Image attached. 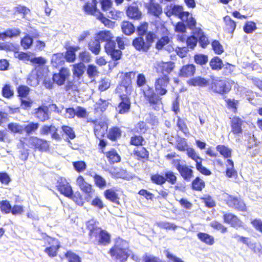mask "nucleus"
Segmentation results:
<instances>
[{
    "label": "nucleus",
    "instance_id": "f257e3e1",
    "mask_svg": "<svg viewBox=\"0 0 262 262\" xmlns=\"http://www.w3.org/2000/svg\"><path fill=\"white\" fill-rule=\"evenodd\" d=\"M170 78L167 75H162L155 79L154 89L147 85L141 89V94L144 98L145 104L154 111H159L163 105L162 96L168 93V86Z\"/></svg>",
    "mask_w": 262,
    "mask_h": 262
},
{
    "label": "nucleus",
    "instance_id": "f03ea898",
    "mask_svg": "<svg viewBox=\"0 0 262 262\" xmlns=\"http://www.w3.org/2000/svg\"><path fill=\"white\" fill-rule=\"evenodd\" d=\"M98 222L93 219L86 222L89 240L97 246H106L111 243V235L105 230L98 226Z\"/></svg>",
    "mask_w": 262,
    "mask_h": 262
},
{
    "label": "nucleus",
    "instance_id": "7ed1b4c3",
    "mask_svg": "<svg viewBox=\"0 0 262 262\" xmlns=\"http://www.w3.org/2000/svg\"><path fill=\"white\" fill-rule=\"evenodd\" d=\"M98 36L99 39L102 41H105L104 48L106 53L111 56L113 61H117L122 57V52L120 50H117L116 42L114 40L110 31H100Z\"/></svg>",
    "mask_w": 262,
    "mask_h": 262
},
{
    "label": "nucleus",
    "instance_id": "20e7f679",
    "mask_svg": "<svg viewBox=\"0 0 262 262\" xmlns=\"http://www.w3.org/2000/svg\"><path fill=\"white\" fill-rule=\"evenodd\" d=\"M127 245L126 241L118 238L108 253L113 258L120 262H125L129 257L130 252L128 247L125 246Z\"/></svg>",
    "mask_w": 262,
    "mask_h": 262
},
{
    "label": "nucleus",
    "instance_id": "39448f33",
    "mask_svg": "<svg viewBox=\"0 0 262 262\" xmlns=\"http://www.w3.org/2000/svg\"><path fill=\"white\" fill-rule=\"evenodd\" d=\"M93 124V132L95 136L99 141L98 148L100 152H103L107 145V141L104 139L108 128V124L105 121H99L97 119L89 121Z\"/></svg>",
    "mask_w": 262,
    "mask_h": 262
},
{
    "label": "nucleus",
    "instance_id": "423d86ee",
    "mask_svg": "<svg viewBox=\"0 0 262 262\" xmlns=\"http://www.w3.org/2000/svg\"><path fill=\"white\" fill-rule=\"evenodd\" d=\"M157 38V35L152 31H148L146 34L145 39L142 36H138L132 40V46L139 52H147L152 46V44Z\"/></svg>",
    "mask_w": 262,
    "mask_h": 262
},
{
    "label": "nucleus",
    "instance_id": "0eeeda50",
    "mask_svg": "<svg viewBox=\"0 0 262 262\" xmlns=\"http://www.w3.org/2000/svg\"><path fill=\"white\" fill-rule=\"evenodd\" d=\"M234 82L222 78H213L209 85L208 90L215 94L224 95L229 93Z\"/></svg>",
    "mask_w": 262,
    "mask_h": 262
},
{
    "label": "nucleus",
    "instance_id": "6e6552de",
    "mask_svg": "<svg viewBox=\"0 0 262 262\" xmlns=\"http://www.w3.org/2000/svg\"><path fill=\"white\" fill-rule=\"evenodd\" d=\"M120 74H121L120 81L116 87L115 91L123 92L128 94H132L134 90L132 79L136 75V72H121Z\"/></svg>",
    "mask_w": 262,
    "mask_h": 262
},
{
    "label": "nucleus",
    "instance_id": "1a4fd4ad",
    "mask_svg": "<svg viewBox=\"0 0 262 262\" xmlns=\"http://www.w3.org/2000/svg\"><path fill=\"white\" fill-rule=\"evenodd\" d=\"M31 89L26 85H19L16 88L17 96L20 100V105L24 110L31 107L33 101L28 97Z\"/></svg>",
    "mask_w": 262,
    "mask_h": 262
},
{
    "label": "nucleus",
    "instance_id": "9d476101",
    "mask_svg": "<svg viewBox=\"0 0 262 262\" xmlns=\"http://www.w3.org/2000/svg\"><path fill=\"white\" fill-rule=\"evenodd\" d=\"M226 204L230 208L239 212H247L248 208L244 199L241 196L227 194L225 200Z\"/></svg>",
    "mask_w": 262,
    "mask_h": 262
},
{
    "label": "nucleus",
    "instance_id": "9b49d317",
    "mask_svg": "<svg viewBox=\"0 0 262 262\" xmlns=\"http://www.w3.org/2000/svg\"><path fill=\"white\" fill-rule=\"evenodd\" d=\"M0 50H3L6 52H13L14 54L18 53L17 58L21 60L30 61V56L29 53L24 52L19 53V46L12 42L7 41L0 42Z\"/></svg>",
    "mask_w": 262,
    "mask_h": 262
},
{
    "label": "nucleus",
    "instance_id": "f8f14e48",
    "mask_svg": "<svg viewBox=\"0 0 262 262\" xmlns=\"http://www.w3.org/2000/svg\"><path fill=\"white\" fill-rule=\"evenodd\" d=\"M115 93L118 94L120 100L116 111L119 114H125L128 113L131 108V101L130 96L131 94H128L123 92L115 91Z\"/></svg>",
    "mask_w": 262,
    "mask_h": 262
},
{
    "label": "nucleus",
    "instance_id": "ddd939ff",
    "mask_svg": "<svg viewBox=\"0 0 262 262\" xmlns=\"http://www.w3.org/2000/svg\"><path fill=\"white\" fill-rule=\"evenodd\" d=\"M29 143L30 147L35 151L46 152L49 151L50 148L49 141L37 136H30L29 138Z\"/></svg>",
    "mask_w": 262,
    "mask_h": 262
},
{
    "label": "nucleus",
    "instance_id": "4468645a",
    "mask_svg": "<svg viewBox=\"0 0 262 262\" xmlns=\"http://www.w3.org/2000/svg\"><path fill=\"white\" fill-rule=\"evenodd\" d=\"M222 219L224 223L230 225L231 227L238 229L244 227L242 221L234 213L223 212Z\"/></svg>",
    "mask_w": 262,
    "mask_h": 262
},
{
    "label": "nucleus",
    "instance_id": "2eb2a0df",
    "mask_svg": "<svg viewBox=\"0 0 262 262\" xmlns=\"http://www.w3.org/2000/svg\"><path fill=\"white\" fill-rule=\"evenodd\" d=\"M56 187L60 194L68 198L72 194L73 188L64 177H60L57 181Z\"/></svg>",
    "mask_w": 262,
    "mask_h": 262
},
{
    "label": "nucleus",
    "instance_id": "dca6fc26",
    "mask_svg": "<svg viewBox=\"0 0 262 262\" xmlns=\"http://www.w3.org/2000/svg\"><path fill=\"white\" fill-rule=\"evenodd\" d=\"M175 68V63L173 61H161L157 63L155 66L156 72L158 74H162L168 76Z\"/></svg>",
    "mask_w": 262,
    "mask_h": 262
},
{
    "label": "nucleus",
    "instance_id": "f3484780",
    "mask_svg": "<svg viewBox=\"0 0 262 262\" xmlns=\"http://www.w3.org/2000/svg\"><path fill=\"white\" fill-rule=\"evenodd\" d=\"M71 75L70 71L68 68L62 67L57 73H54L52 76L53 82L58 85L61 86L64 84Z\"/></svg>",
    "mask_w": 262,
    "mask_h": 262
},
{
    "label": "nucleus",
    "instance_id": "a211bd4d",
    "mask_svg": "<svg viewBox=\"0 0 262 262\" xmlns=\"http://www.w3.org/2000/svg\"><path fill=\"white\" fill-rule=\"evenodd\" d=\"M244 121L239 116H234L230 118V125L231 133L234 135L242 134L243 132V125Z\"/></svg>",
    "mask_w": 262,
    "mask_h": 262
},
{
    "label": "nucleus",
    "instance_id": "6ab92c4d",
    "mask_svg": "<svg viewBox=\"0 0 262 262\" xmlns=\"http://www.w3.org/2000/svg\"><path fill=\"white\" fill-rule=\"evenodd\" d=\"M76 185L79 187L80 190L88 196H91L94 193L95 190L93 188L92 184L86 182L82 176H78L76 179Z\"/></svg>",
    "mask_w": 262,
    "mask_h": 262
},
{
    "label": "nucleus",
    "instance_id": "aec40b11",
    "mask_svg": "<svg viewBox=\"0 0 262 262\" xmlns=\"http://www.w3.org/2000/svg\"><path fill=\"white\" fill-rule=\"evenodd\" d=\"M35 117L40 122H44L50 118L49 107L46 105L39 106L34 110Z\"/></svg>",
    "mask_w": 262,
    "mask_h": 262
},
{
    "label": "nucleus",
    "instance_id": "412c9836",
    "mask_svg": "<svg viewBox=\"0 0 262 262\" xmlns=\"http://www.w3.org/2000/svg\"><path fill=\"white\" fill-rule=\"evenodd\" d=\"M178 164L176 165V168L179 171L181 176L184 180L186 181H189L193 177V170L186 165H181L180 164V160H177Z\"/></svg>",
    "mask_w": 262,
    "mask_h": 262
},
{
    "label": "nucleus",
    "instance_id": "4be33fe9",
    "mask_svg": "<svg viewBox=\"0 0 262 262\" xmlns=\"http://www.w3.org/2000/svg\"><path fill=\"white\" fill-rule=\"evenodd\" d=\"M126 14L129 18L136 20H140L142 17V13L136 5L128 6L126 9Z\"/></svg>",
    "mask_w": 262,
    "mask_h": 262
},
{
    "label": "nucleus",
    "instance_id": "5701e85b",
    "mask_svg": "<svg viewBox=\"0 0 262 262\" xmlns=\"http://www.w3.org/2000/svg\"><path fill=\"white\" fill-rule=\"evenodd\" d=\"M195 67L193 64H187L183 66L179 72V76L182 78H188L194 75L195 72Z\"/></svg>",
    "mask_w": 262,
    "mask_h": 262
},
{
    "label": "nucleus",
    "instance_id": "b1692460",
    "mask_svg": "<svg viewBox=\"0 0 262 262\" xmlns=\"http://www.w3.org/2000/svg\"><path fill=\"white\" fill-rule=\"evenodd\" d=\"M21 34V31L19 28H8L4 32L0 33V40H4L7 38H12L18 37Z\"/></svg>",
    "mask_w": 262,
    "mask_h": 262
},
{
    "label": "nucleus",
    "instance_id": "393cba45",
    "mask_svg": "<svg viewBox=\"0 0 262 262\" xmlns=\"http://www.w3.org/2000/svg\"><path fill=\"white\" fill-rule=\"evenodd\" d=\"M133 152L139 161L144 162L149 160V152L145 147L142 146L140 148H134Z\"/></svg>",
    "mask_w": 262,
    "mask_h": 262
},
{
    "label": "nucleus",
    "instance_id": "a878e982",
    "mask_svg": "<svg viewBox=\"0 0 262 262\" xmlns=\"http://www.w3.org/2000/svg\"><path fill=\"white\" fill-rule=\"evenodd\" d=\"M102 154H104L108 162L111 164L118 163L121 161V158L115 148H111L107 151L103 150Z\"/></svg>",
    "mask_w": 262,
    "mask_h": 262
},
{
    "label": "nucleus",
    "instance_id": "bb28decb",
    "mask_svg": "<svg viewBox=\"0 0 262 262\" xmlns=\"http://www.w3.org/2000/svg\"><path fill=\"white\" fill-rule=\"evenodd\" d=\"M107 131L106 137L112 142H116L121 137L122 131L117 126L111 127Z\"/></svg>",
    "mask_w": 262,
    "mask_h": 262
},
{
    "label": "nucleus",
    "instance_id": "cd10ccee",
    "mask_svg": "<svg viewBox=\"0 0 262 262\" xmlns=\"http://www.w3.org/2000/svg\"><path fill=\"white\" fill-rule=\"evenodd\" d=\"M103 195L107 200L117 205L120 204V198L116 190L113 188L107 189L104 191Z\"/></svg>",
    "mask_w": 262,
    "mask_h": 262
},
{
    "label": "nucleus",
    "instance_id": "c85d7f7f",
    "mask_svg": "<svg viewBox=\"0 0 262 262\" xmlns=\"http://www.w3.org/2000/svg\"><path fill=\"white\" fill-rule=\"evenodd\" d=\"M224 23V30L230 34H233L236 27V23L229 15H226L223 17Z\"/></svg>",
    "mask_w": 262,
    "mask_h": 262
},
{
    "label": "nucleus",
    "instance_id": "c756f323",
    "mask_svg": "<svg viewBox=\"0 0 262 262\" xmlns=\"http://www.w3.org/2000/svg\"><path fill=\"white\" fill-rule=\"evenodd\" d=\"M195 34L198 37V41H199V45L202 48L205 49L210 44V41L208 37L201 28L196 29Z\"/></svg>",
    "mask_w": 262,
    "mask_h": 262
},
{
    "label": "nucleus",
    "instance_id": "7c9ffc66",
    "mask_svg": "<svg viewBox=\"0 0 262 262\" xmlns=\"http://www.w3.org/2000/svg\"><path fill=\"white\" fill-rule=\"evenodd\" d=\"M153 1H150L147 7V12L150 14L159 17L162 13V8L159 4L155 3Z\"/></svg>",
    "mask_w": 262,
    "mask_h": 262
},
{
    "label": "nucleus",
    "instance_id": "2f4dec72",
    "mask_svg": "<svg viewBox=\"0 0 262 262\" xmlns=\"http://www.w3.org/2000/svg\"><path fill=\"white\" fill-rule=\"evenodd\" d=\"M187 84L190 86L205 87L209 84V82L206 78L198 76L189 79Z\"/></svg>",
    "mask_w": 262,
    "mask_h": 262
},
{
    "label": "nucleus",
    "instance_id": "473e14b6",
    "mask_svg": "<svg viewBox=\"0 0 262 262\" xmlns=\"http://www.w3.org/2000/svg\"><path fill=\"white\" fill-rule=\"evenodd\" d=\"M183 8L181 6L174 5L171 9V13L177 16H178L182 20H187L189 16V13L187 11H183Z\"/></svg>",
    "mask_w": 262,
    "mask_h": 262
},
{
    "label": "nucleus",
    "instance_id": "72a5a7b5",
    "mask_svg": "<svg viewBox=\"0 0 262 262\" xmlns=\"http://www.w3.org/2000/svg\"><path fill=\"white\" fill-rule=\"evenodd\" d=\"M80 49L79 46L70 47L65 52L64 59L68 62H74L76 60V52Z\"/></svg>",
    "mask_w": 262,
    "mask_h": 262
},
{
    "label": "nucleus",
    "instance_id": "f704fd0d",
    "mask_svg": "<svg viewBox=\"0 0 262 262\" xmlns=\"http://www.w3.org/2000/svg\"><path fill=\"white\" fill-rule=\"evenodd\" d=\"M97 0H92V2H86L83 6V9L85 13L91 15H94L97 11Z\"/></svg>",
    "mask_w": 262,
    "mask_h": 262
},
{
    "label": "nucleus",
    "instance_id": "c9c22d12",
    "mask_svg": "<svg viewBox=\"0 0 262 262\" xmlns=\"http://www.w3.org/2000/svg\"><path fill=\"white\" fill-rule=\"evenodd\" d=\"M122 32L126 35L133 34L135 31V27L133 24L128 20H123L121 24Z\"/></svg>",
    "mask_w": 262,
    "mask_h": 262
},
{
    "label": "nucleus",
    "instance_id": "e433bc0d",
    "mask_svg": "<svg viewBox=\"0 0 262 262\" xmlns=\"http://www.w3.org/2000/svg\"><path fill=\"white\" fill-rule=\"evenodd\" d=\"M51 64L55 68H58L64 63V57L63 53L54 54L51 58Z\"/></svg>",
    "mask_w": 262,
    "mask_h": 262
},
{
    "label": "nucleus",
    "instance_id": "4c0bfd02",
    "mask_svg": "<svg viewBox=\"0 0 262 262\" xmlns=\"http://www.w3.org/2000/svg\"><path fill=\"white\" fill-rule=\"evenodd\" d=\"M155 43V48L158 51L161 50L163 49L165 46L169 43L170 41V37L168 33H166L164 35L162 36L161 38L158 39Z\"/></svg>",
    "mask_w": 262,
    "mask_h": 262
},
{
    "label": "nucleus",
    "instance_id": "58836bf2",
    "mask_svg": "<svg viewBox=\"0 0 262 262\" xmlns=\"http://www.w3.org/2000/svg\"><path fill=\"white\" fill-rule=\"evenodd\" d=\"M197 237L200 241L207 245L212 246L215 243L214 237L205 232H199Z\"/></svg>",
    "mask_w": 262,
    "mask_h": 262
},
{
    "label": "nucleus",
    "instance_id": "ea45409f",
    "mask_svg": "<svg viewBox=\"0 0 262 262\" xmlns=\"http://www.w3.org/2000/svg\"><path fill=\"white\" fill-rule=\"evenodd\" d=\"M39 126V124L38 122H30L23 126V133H25L27 135L35 133L38 130Z\"/></svg>",
    "mask_w": 262,
    "mask_h": 262
},
{
    "label": "nucleus",
    "instance_id": "a19ab883",
    "mask_svg": "<svg viewBox=\"0 0 262 262\" xmlns=\"http://www.w3.org/2000/svg\"><path fill=\"white\" fill-rule=\"evenodd\" d=\"M145 143L144 137L141 135H134L129 140V144L136 147L143 146Z\"/></svg>",
    "mask_w": 262,
    "mask_h": 262
},
{
    "label": "nucleus",
    "instance_id": "79ce46f5",
    "mask_svg": "<svg viewBox=\"0 0 262 262\" xmlns=\"http://www.w3.org/2000/svg\"><path fill=\"white\" fill-rule=\"evenodd\" d=\"M205 187V182L199 177H196L191 183V188L192 190L201 191Z\"/></svg>",
    "mask_w": 262,
    "mask_h": 262
},
{
    "label": "nucleus",
    "instance_id": "37998d69",
    "mask_svg": "<svg viewBox=\"0 0 262 262\" xmlns=\"http://www.w3.org/2000/svg\"><path fill=\"white\" fill-rule=\"evenodd\" d=\"M109 102L106 100L100 98L94 104V112L96 113H103L107 108Z\"/></svg>",
    "mask_w": 262,
    "mask_h": 262
},
{
    "label": "nucleus",
    "instance_id": "c03bdc74",
    "mask_svg": "<svg viewBox=\"0 0 262 262\" xmlns=\"http://www.w3.org/2000/svg\"><path fill=\"white\" fill-rule=\"evenodd\" d=\"M209 65L212 70L219 71L224 67L222 60L218 56L213 57L209 62Z\"/></svg>",
    "mask_w": 262,
    "mask_h": 262
},
{
    "label": "nucleus",
    "instance_id": "a18cd8bd",
    "mask_svg": "<svg viewBox=\"0 0 262 262\" xmlns=\"http://www.w3.org/2000/svg\"><path fill=\"white\" fill-rule=\"evenodd\" d=\"M84 65L82 62H78L73 65V73L74 76L80 79L84 73Z\"/></svg>",
    "mask_w": 262,
    "mask_h": 262
},
{
    "label": "nucleus",
    "instance_id": "49530a36",
    "mask_svg": "<svg viewBox=\"0 0 262 262\" xmlns=\"http://www.w3.org/2000/svg\"><path fill=\"white\" fill-rule=\"evenodd\" d=\"M210 226L215 230L220 232L222 234H225L228 231V228L222 223L213 221L210 223Z\"/></svg>",
    "mask_w": 262,
    "mask_h": 262
},
{
    "label": "nucleus",
    "instance_id": "de8ad7c7",
    "mask_svg": "<svg viewBox=\"0 0 262 262\" xmlns=\"http://www.w3.org/2000/svg\"><path fill=\"white\" fill-rule=\"evenodd\" d=\"M176 173L171 170H167L164 172L165 183L167 182L171 185H174L177 182Z\"/></svg>",
    "mask_w": 262,
    "mask_h": 262
},
{
    "label": "nucleus",
    "instance_id": "09e8293b",
    "mask_svg": "<svg viewBox=\"0 0 262 262\" xmlns=\"http://www.w3.org/2000/svg\"><path fill=\"white\" fill-rule=\"evenodd\" d=\"M217 151L224 158H229L232 155V150L224 145H218L216 146Z\"/></svg>",
    "mask_w": 262,
    "mask_h": 262
},
{
    "label": "nucleus",
    "instance_id": "8fccbe9b",
    "mask_svg": "<svg viewBox=\"0 0 262 262\" xmlns=\"http://www.w3.org/2000/svg\"><path fill=\"white\" fill-rule=\"evenodd\" d=\"M74 201L76 205L82 206L84 203V200L83 195L79 191H76L74 193L73 190L72 191V194L70 197H68Z\"/></svg>",
    "mask_w": 262,
    "mask_h": 262
},
{
    "label": "nucleus",
    "instance_id": "3c124183",
    "mask_svg": "<svg viewBox=\"0 0 262 262\" xmlns=\"http://www.w3.org/2000/svg\"><path fill=\"white\" fill-rule=\"evenodd\" d=\"M148 127L146 123L143 121L138 122L135 125L133 129V131L135 133L139 134H145Z\"/></svg>",
    "mask_w": 262,
    "mask_h": 262
},
{
    "label": "nucleus",
    "instance_id": "603ef678",
    "mask_svg": "<svg viewBox=\"0 0 262 262\" xmlns=\"http://www.w3.org/2000/svg\"><path fill=\"white\" fill-rule=\"evenodd\" d=\"M42 238L45 246H50L51 247H53L56 244H57V246H61L60 241L56 238L46 234Z\"/></svg>",
    "mask_w": 262,
    "mask_h": 262
},
{
    "label": "nucleus",
    "instance_id": "864d4df0",
    "mask_svg": "<svg viewBox=\"0 0 262 262\" xmlns=\"http://www.w3.org/2000/svg\"><path fill=\"white\" fill-rule=\"evenodd\" d=\"M226 106L229 110H232L234 113H236L238 110V105L239 101L234 99H229L224 98Z\"/></svg>",
    "mask_w": 262,
    "mask_h": 262
},
{
    "label": "nucleus",
    "instance_id": "5fc2aeb1",
    "mask_svg": "<svg viewBox=\"0 0 262 262\" xmlns=\"http://www.w3.org/2000/svg\"><path fill=\"white\" fill-rule=\"evenodd\" d=\"M33 38L30 36L28 34L25 35L21 38L20 41V46L24 50L30 49L33 45Z\"/></svg>",
    "mask_w": 262,
    "mask_h": 262
},
{
    "label": "nucleus",
    "instance_id": "6e6d98bb",
    "mask_svg": "<svg viewBox=\"0 0 262 262\" xmlns=\"http://www.w3.org/2000/svg\"><path fill=\"white\" fill-rule=\"evenodd\" d=\"M8 128L13 134H23V126L19 123L14 122L9 123L8 124Z\"/></svg>",
    "mask_w": 262,
    "mask_h": 262
},
{
    "label": "nucleus",
    "instance_id": "4d7b16f0",
    "mask_svg": "<svg viewBox=\"0 0 262 262\" xmlns=\"http://www.w3.org/2000/svg\"><path fill=\"white\" fill-rule=\"evenodd\" d=\"M89 49L94 54L98 55L100 51V44L98 40L94 39L88 43Z\"/></svg>",
    "mask_w": 262,
    "mask_h": 262
},
{
    "label": "nucleus",
    "instance_id": "13d9d810",
    "mask_svg": "<svg viewBox=\"0 0 262 262\" xmlns=\"http://www.w3.org/2000/svg\"><path fill=\"white\" fill-rule=\"evenodd\" d=\"M46 248L44 250V252L51 258L56 257L58 254V252L61 246H57V244L54 246L51 247L46 246Z\"/></svg>",
    "mask_w": 262,
    "mask_h": 262
},
{
    "label": "nucleus",
    "instance_id": "bf43d9fd",
    "mask_svg": "<svg viewBox=\"0 0 262 262\" xmlns=\"http://www.w3.org/2000/svg\"><path fill=\"white\" fill-rule=\"evenodd\" d=\"M257 29L256 24L253 21H246L243 26V31L246 34L253 33Z\"/></svg>",
    "mask_w": 262,
    "mask_h": 262
},
{
    "label": "nucleus",
    "instance_id": "052dcab7",
    "mask_svg": "<svg viewBox=\"0 0 262 262\" xmlns=\"http://www.w3.org/2000/svg\"><path fill=\"white\" fill-rule=\"evenodd\" d=\"M148 28V24L147 22H142L140 23L136 29V31L138 36L143 37L144 35L146 36Z\"/></svg>",
    "mask_w": 262,
    "mask_h": 262
},
{
    "label": "nucleus",
    "instance_id": "680f3d73",
    "mask_svg": "<svg viewBox=\"0 0 262 262\" xmlns=\"http://www.w3.org/2000/svg\"><path fill=\"white\" fill-rule=\"evenodd\" d=\"M64 256L67 259L68 262H81V257L71 251H67L64 253Z\"/></svg>",
    "mask_w": 262,
    "mask_h": 262
},
{
    "label": "nucleus",
    "instance_id": "e2e57ef3",
    "mask_svg": "<svg viewBox=\"0 0 262 262\" xmlns=\"http://www.w3.org/2000/svg\"><path fill=\"white\" fill-rule=\"evenodd\" d=\"M150 180L152 183L158 185H162L165 184L164 175L158 173L151 174Z\"/></svg>",
    "mask_w": 262,
    "mask_h": 262
},
{
    "label": "nucleus",
    "instance_id": "0e129e2a",
    "mask_svg": "<svg viewBox=\"0 0 262 262\" xmlns=\"http://www.w3.org/2000/svg\"><path fill=\"white\" fill-rule=\"evenodd\" d=\"M61 128L68 140H73L75 138V133L72 127L68 125H62Z\"/></svg>",
    "mask_w": 262,
    "mask_h": 262
},
{
    "label": "nucleus",
    "instance_id": "69168bd1",
    "mask_svg": "<svg viewBox=\"0 0 262 262\" xmlns=\"http://www.w3.org/2000/svg\"><path fill=\"white\" fill-rule=\"evenodd\" d=\"M211 46L212 49L217 55H221L224 51L223 46L217 40H213L211 42Z\"/></svg>",
    "mask_w": 262,
    "mask_h": 262
},
{
    "label": "nucleus",
    "instance_id": "338daca9",
    "mask_svg": "<svg viewBox=\"0 0 262 262\" xmlns=\"http://www.w3.org/2000/svg\"><path fill=\"white\" fill-rule=\"evenodd\" d=\"M99 71L97 67L94 64H89L86 68V74L90 78H94L98 76L99 75Z\"/></svg>",
    "mask_w": 262,
    "mask_h": 262
},
{
    "label": "nucleus",
    "instance_id": "774afa93",
    "mask_svg": "<svg viewBox=\"0 0 262 262\" xmlns=\"http://www.w3.org/2000/svg\"><path fill=\"white\" fill-rule=\"evenodd\" d=\"M164 253L169 262H184L181 258L171 253L169 249L165 250Z\"/></svg>",
    "mask_w": 262,
    "mask_h": 262
}]
</instances>
